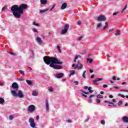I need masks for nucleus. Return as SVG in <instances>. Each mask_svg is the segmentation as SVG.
<instances>
[{
  "instance_id": "28",
  "label": "nucleus",
  "mask_w": 128,
  "mask_h": 128,
  "mask_svg": "<svg viewBox=\"0 0 128 128\" xmlns=\"http://www.w3.org/2000/svg\"><path fill=\"white\" fill-rule=\"evenodd\" d=\"M48 90L49 92H54V88H52V87H49Z\"/></svg>"
},
{
  "instance_id": "50",
  "label": "nucleus",
  "mask_w": 128,
  "mask_h": 128,
  "mask_svg": "<svg viewBox=\"0 0 128 128\" xmlns=\"http://www.w3.org/2000/svg\"><path fill=\"white\" fill-rule=\"evenodd\" d=\"M113 88H116V89L120 88H118V86H114Z\"/></svg>"
},
{
  "instance_id": "22",
  "label": "nucleus",
  "mask_w": 128,
  "mask_h": 128,
  "mask_svg": "<svg viewBox=\"0 0 128 128\" xmlns=\"http://www.w3.org/2000/svg\"><path fill=\"white\" fill-rule=\"evenodd\" d=\"M48 8L45 9L44 10H40V14H44V13L46 12H48Z\"/></svg>"
},
{
  "instance_id": "17",
  "label": "nucleus",
  "mask_w": 128,
  "mask_h": 128,
  "mask_svg": "<svg viewBox=\"0 0 128 128\" xmlns=\"http://www.w3.org/2000/svg\"><path fill=\"white\" fill-rule=\"evenodd\" d=\"M11 92L14 96H18V94L15 90H12Z\"/></svg>"
},
{
  "instance_id": "27",
  "label": "nucleus",
  "mask_w": 128,
  "mask_h": 128,
  "mask_svg": "<svg viewBox=\"0 0 128 128\" xmlns=\"http://www.w3.org/2000/svg\"><path fill=\"white\" fill-rule=\"evenodd\" d=\"M87 61L89 62L90 64H92V59H90V58H87Z\"/></svg>"
},
{
  "instance_id": "12",
  "label": "nucleus",
  "mask_w": 128,
  "mask_h": 128,
  "mask_svg": "<svg viewBox=\"0 0 128 128\" xmlns=\"http://www.w3.org/2000/svg\"><path fill=\"white\" fill-rule=\"evenodd\" d=\"M12 88L14 89L18 88V84H16V82H14L12 84Z\"/></svg>"
},
{
  "instance_id": "13",
  "label": "nucleus",
  "mask_w": 128,
  "mask_h": 128,
  "mask_svg": "<svg viewBox=\"0 0 128 128\" xmlns=\"http://www.w3.org/2000/svg\"><path fill=\"white\" fill-rule=\"evenodd\" d=\"M40 2L41 4L46 5L48 4V0H40Z\"/></svg>"
},
{
  "instance_id": "9",
  "label": "nucleus",
  "mask_w": 128,
  "mask_h": 128,
  "mask_svg": "<svg viewBox=\"0 0 128 128\" xmlns=\"http://www.w3.org/2000/svg\"><path fill=\"white\" fill-rule=\"evenodd\" d=\"M64 76V74L63 73H60L56 74V78H62Z\"/></svg>"
},
{
  "instance_id": "23",
  "label": "nucleus",
  "mask_w": 128,
  "mask_h": 128,
  "mask_svg": "<svg viewBox=\"0 0 128 128\" xmlns=\"http://www.w3.org/2000/svg\"><path fill=\"white\" fill-rule=\"evenodd\" d=\"M108 22H105V26H104L103 28L104 30L106 28H108Z\"/></svg>"
},
{
  "instance_id": "37",
  "label": "nucleus",
  "mask_w": 128,
  "mask_h": 128,
  "mask_svg": "<svg viewBox=\"0 0 128 128\" xmlns=\"http://www.w3.org/2000/svg\"><path fill=\"white\" fill-rule=\"evenodd\" d=\"M101 124H102L104 125V124H106V122L104 120H102Z\"/></svg>"
},
{
  "instance_id": "20",
  "label": "nucleus",
  "mask_w": 128,
  "mask_h": 128,
  "mask_svg": "<svg viewBox=\"0 0 128 128\" xmlns=\"http://www.w3.org/2000/svg\"><path fill=\"white\" fill-rule=\"evenodd\" d=\"M26 82L29 86H32V82L30 80H26Z\"/></svg>"
},
{
  "instance_id": "47",
  "label": "nucleus",
  "mask_w": 128,
  "mask_h": 128,
  "mask_svg": "<svg viewBox=\"0 0 128 128\" xmlns=\"http://www.w3.org/2000/svg\"><path fill=\"white\" fill-rule=\"evenodd\" d=\"M84 94H90V92H86V91L83 92Z\"/></svg>"
},
{
  "instance_id": "25",
  "label": "nucleus",
  "mask_w": 128,
  "mask_h": 128,
  "mask_svg": "<svg viewBox=\"0 0 128 128\" xmlns=\"http://www.w3.org/2000/svg\"><path fill=\"white\" fill-rule=\"evenodd\" d=\"M86 71H84L83 72V74L82 75V76H83V78H86Z\"/></svg>"
},
{
  "instance_id": "57",
  "label": "nucleus",
  "mask_w": 128,
  "mask_h": 128,
  "mask_svg": "<svg viewBox=\"0 0 128 128\" xmlns=\"http://www.w3.org/2000/svg\"><path fill=\"white\" fill-rule=\"evenodd\" d=\"M88 102H92V98H90V99L88 100Z\"/></svg>"
},
{
  "instance_id": "21",
  "label": "nucleus",
  "mask_w": 128,
  "mask_h": 128,
  "mask_svg": "<svg viewBox=\"0 0 128 128\" xmlns=\"http://www.w3.org/2000/svg\"><path fill=\"white\" fill-rule=\"evenodd\" d=\"M4 104V99L2 98H0V104Z\"/></svg>"
},
{
  "instance_id": "31",
  "label": "nucleus",
  "mask_w": 128,
  "mask_h": 128,
  "mask_svg": "<svg viewBox=\"0 0 128 128\" xmlns=\"http://www.w3.org/2000/svg\"><path fill=\"white\" fill-rule=\"evenodd\" d=\"M33 24L36 26H40V24H38V23H36V22H33Z\"/></svg>"
},
{
  "instance_id": "7",
  "label": "nucleus",
  "mask_w": 128,
  "mask_h": 128,
  "mask_svg": "<svg viewBox=\"0 0 128 128\" xmlns=\"http://www.w3.org/2000/svg\"><path fill=\"white\" fill-rule=\"evenodd\" d=\"M97 20L98 22H104L106 20V18L102 15H100L98 17Z\"/></svg>"
},
{
  "instance_id": "45",
  "label": "nucleus",
  "mask_w": 128,
  "mask_h": 128,
  "mask_svg": "<svg viewBox=\"0 0 128 128\" xmlns=\"http://www.w3.org/2000/svg\"><path fill=\"white\" fill-rule=\"evenodd\" d=\"M10 54H12V56H16V54L12 52H8Z\"/></svg>"
},
{
  "instance_id": "62",
  "label": "nucleus",
  "mask_w": 128,
  "mask_h": 128,
  "mask_svg": "<svg viewBox=\"0 0 128 128\" xmlns=\"http://www.w3.org/2000/svg\"><path fill=\"white\" fill-rule=\"evenodd\" d=\"M39 118H40V116H36V120H38Z\"/></svg>"
},
{
  "instance_id": "44",
  "label": "nucleus",
  "mask_w": 128,
  "mask_h": 128,
  "mask_svg": "<svg viewBox=\"0 0 128 128\" xmlns=\"http://www.w3.org/2000/svg\"><path fill=\"white\" fill-rule=\"evenodd\" d=\"M97 104H100V100L96 99Z\"/></svg>"
},
{
  "instance_id": "8",
  "label": "nucleus",
  "mask_w": 128,
  "mask_h": 128,
  "mask_svg": "<svg viewBox=\"0 0 128 128\" xmlns=\"http://www.w3.org/2000/svg\"><path fill=\"white\" fill-rule=\"evenodd\" d=\"M17 94L18 98H24V94H22V90H18V94Z\"/></svg>"
},
{
  "instance_id": "60",
  "label": "nucleus",
  "mask_w": 128,
  "mask_h": 128,
  "mask_svg": "<svg viewBox=\"0 0 128 128\" xmlns=\"http://www.w3.org/2000/svg\"><path fill=\"white\" fill-rule=\"evenodd\" d=\"M90 120V118H88L86 120H84L85 122H88V120Z\"/></svg>"
},
{
  "instance_id": "4",
  "label": "nucleus",
  "mask_w": 128,
  "mask_h": 128,
  "mask_svg": "<svg viewBox=\"0 0 128 128\" xmlns=\"http://www.w3.org/2000/svg\"><path fill=\"white\" fill-rule=\"evenodd\" d=\"M27 110L28 112L32 114V112H34L36 110V106H34V104H31L29 106L27 109Z\"/></svg>"
},
{
  "instance_id": "10",
  "label": "nucleus",
  "mask_w": 128,
  "mask_h": 128,
  "mask_svg": "<svg viewBox=\"0 0 128 128\" xmlns=\"http://www.w3.org/2000/svg\"><path fill=\"white\" fill-rule=\"evenodd\" d=\"M36 40L37 42H38V44H42V38L40 37H37Z\"/></svg>"
},
{
  "instance_id": "38",
  "label": "nucleus",
  "mask_w": 128,
  "mask_h": 128,
  "mask_svg": "<svg viewBox=\"0 0 128 128\" xmlns=\"http://www.w3.org/2000/svg\"><path fill=\"white\" fill-rule=\"evenodd\" d=\"M108 104H112V105H113V106H116V104H114V102H108Z\"/></svg>"
},
{
  "instance_id": "42",
  "label": "nucleus",
  "mask_w": 128,
  "mask_h": 128,
  "mask_svg": "<svg viewBox=\"0 0 128 128\" xmlns=\"http://www.w3.org/2000/svg\"><path fill=\"white\" fill-rule=\"evenodd\" d=\"M80 94H82V96H84V98H88V96L84 94V93H81Z\"/></svg>"
},
{
  "instance_id": "40",
  "label": "nucleus",
  "mask_w": 128,
  "mask_h": 128,
  "mask_svg": "<svg viewBox=\"0 0 128 128\" xmlns=\"http://www.w3.org/2000/svg\"><path fill=\"white\" fill-rule=\"evenodd\" d=\"M102 24H100V23L98 24L97 25V28H100L102 27Z\"/></svg>"
},
{
  "instance_id": "52",
  "label": "nucleus",
  "mask_w": 128,
  "mask_h": 128,
  "mask_svg": "<svg viewBox=\"0 0 128 128\" xmlns=\"http://www.w3.org/2000/svg\"><path fill=\"white\" fill-rule=\"evenodd\" d=\"M33 32H38V30H36V28H34Z\"/></svg>"
},
{
  "instance_id": "16",
  "label": "nucleus",
  "mask_w": 128,
  "mask_h": 128,
  "mask_svg": "<svg viewBox=\"0 0 128 128\" xmlns=\"http://www.w3.org/2000/svg\"><path fill=\"white\" fill-rule=\"evenodd\" d=\"M32 96H38V93L36 91L34 90L32 92Z\"/></svg>"
},
{
  "instance_id": "41",
  "label": "nucleus",
  "mask_w": 128,
  "mask_h": 128,
  "mask_svg": "<svg viewBox=\"0 0 128 128\" xmlns=\"http://www.w3.org/2000/svg\"><path fill=\"white\" fill-rule=\"evenodd\" d=\"M82 40V36H81L80 37H79L78 38V40Z\"/></svg>"
},
{
  "instance_id": "35",
  "label": "nucleus",
  "mask_w": 128,
  "mask_h": 128,
  "mask_svg": "<svg viewBox=\"0 0 128 128\" xmlns=\"http://www.w3.org/2000/svg\"><path fill=\"white\" fill-rule=\"evenodd\" d=\"M126 8H128V6L126 5L125 6L124 8H123V10L122 11V13L124 12L126 10Z\"/></svg>"
},
{
  "instance_id": "18",
  "label": "nucleus",
  "mask_w": 128,
  "mask_h": 128,
  "mask_svg": "<svg viewBox=\"0 0 128 128\" xmlns=\"http://www.w3.org/2000/svg\"><path fill=\"white\" fill-rule=\"evenodd\" d=\"M122 120L124 122H128V118L127 116L123 117Z\"/></svg>"
},
{
  "instance_id": "34",
  "label": "nucleus",
  "mask_w": 128,
  "mask_h": 128,
  "mask_svg": "<svg viewBox=\"0 0 128 128\" xmlns=\"http://www.w3.org/2000/svg\"><path fill=\"white\" fill-rule=\"evenodd\" d=\"M19 72L22 75V76H24V71L22 70H19Z\"/></svg>"
},
{
  "instance_id": "46",
  "label": "nucleus",
  "mask_w": 128,
  "mask_h": 128,
  "mask_svg": "<svg viewBox=\"0 0 128 128\" xmlns=\"http://www.w3.org/2000/svg\"><path fill=\"white\" fill-rule=\"evenodd\" d=\"M113 80H116V76H114L112 78Z\"/></svg>"
},
{
  "instance_id": "49",
  "label": "nucleus",
  "mask_w": 128,
  "mask_h": 128,
  "mask_svg": "<svg viewBox=\"0 0 128 128\" xmlns=\"http://www.w3.org/2000/svg\"><path fill=\"white\" fill-rule=\"evenodd\" d=\"M80 24H82V22L80 21H78V26H80Z\"/></svg>"
},
{
  "instance_id": "5",
  "label": "nucleus",
  "mask_w": 128,
  "mask_h": 128,
  "mask_svg": "<svg viewBox=\"0 0 128 128\" xmlns=\"http://www.w3.org/2000/svg\"><path fill=\"white\" fill-rule=\"evenodd\" d=\"M70 28V25L68 24H66L64 26V29L62 30L60 34H66L68 32V28Z\"/></svg>"
},
{
  "instance_id": "11",
  "label": "nucleus",
  "mask_w": 128,
  "mask_h": 128,
  "mask_svg": "<svg viewBox=\"0 0 128 128\" xmlns=\"http://www.w3.org/2000/svg\"><path fill=\"white\" fill-rule=\"evenodd\" d=\"M67 6H68V4L64 2L61 6V10H66Z\"/></svg>"
},
{
  "instance_id": "15",
  "label": "nucleus",
  "mask_w": 128,
  "mask_h": 128,
  "mask_svg": "<svg viewBox=\"0 0 128 128\" xmlns=\"http://www.w3.org/2000/svg\"><path fill=\"white\" fill-rule=\"evenodd\" d=\"M46 110L47 112H48V108L50 106V104H48V100L46 101Z\"/></svg>"
},
{
  "instance_id": "30",
  "label": "nucleus",
  "mask_w": 128,
  "mask_h": 128,
  "mask_svg": "<svg viewBox=\"0 0 128 128\" xmlns=\"http://www.w3.org/2000/svg\"><path fill=\"white\" fill-rule=\"evenodd\" d=\"M9 120H14V116L12 115H10L9 116Z\"/></svg>"
},
{
  "instance_id": "48",
  "label": "nucleus",
  "mask_w": 128,
  "mask_h": 128,
  "mask_svg": "<svg viewBox=\"0 0 128 128\" xmlns=\"http://www.w3.org/2000/svg\"><path fill=\"white\" fill-rule=\"evenodd\" d=\"M74 83L75 84L76 86H78V82L75 81Z\"/></svg>"
},
{
  "instance_id": "33",
  "label": "nucleus",
  "mask_w": 128,
  "mask_h": 128,
  "mask_svg": "<svg viewBox=\"0 0 128 128\" xmlns=\"http://www.w3.org/2000/svg\"><path fill=\"white\" fill-rule=\"evenodd\" d=\"M97 98H104V96L99 94L97 96Z\"/></svg>"
},
{
  "instance_id": "61",
  "label": "nucleus",
  "mask_w": 128,
  "mask_h": 128,
  "mask_svg": "<svg viewBox=\"0 0 128 128\" xmlns=\"http://www.w3.org/2000/svg\"><path fill=\"white\" fill-rule=\"evenodd\" d=\"M90 74H92V72H94V70H92V69H90Z\"/></svg>"
},
{
  "instance_id": "1",
  "label": "nucleus",
  "mask_w": 128,
  "mask_h": 128,
  "mask_svg": "<svg viewBox=\"0 0 128 128\" xmlns=\"http://www.w3.org/2000/svg\"><path fill=\"white\" fill-rule=\"evenodd\" d=\"M44 61L46 64H50V68H53L54 70H62V68L61 66L56 65L62 64V62L56 58L45 56L44 58Z\"/></svg>"
},
{
  "instance_id": "58",
  "label": "nucleus",
  "mask_w": 128,
  "mask_h": 128,
  "mask_svg": "<svg viewBox=\"0 0 128 128\" xmlns=\"http://www.w3.org/2000/svg\"><path fill=\"white\" fill-rule=\"evenodd\" d=\"M94 96V94H92L89 96V98H92Z\"/></svg>"
},
{
  "instance_id": "19",
  "label": "nucleus",
  "mask_w": 128,
  "mask_h": 128,
  "mask_svg": "<svg viewBox=\"0 0 128 128\" xmlns=\"http://www.w3.org/2000/svg\"><path fill=\"white\" fill-rule=\"evenodd\" d=\"M81 58L80 55H76V57H75L74 60V62H76V60H78V58Z\"/></svg>"
},
{
  "instance_id": "24",
  "label": "nucleus",
  "mask_w": 128,
  "mask_h": 128,
  "mask_svg": "<svg viewBox=\"0 0 128 128\" xmlns=\"http://www.w3.org/2000/svg\"><path fill=\"white\" fill-rule=\"evenodd\" d=\"M120 30H117L115 33V36H120Z\"/></svg>"
},
{
  "instance_id": "54",
  "label": "nucleus",
  "mask_w": 128,
  "mask_h": 128,
  "mask_svg": "<svg viewBox=\"0 0 128 128\" xmlns=\"http://www.w3.org/2000/svg\"><path fill=\"white\" fill-rule=\"evenodd\" d=\"M121 92H128V90H120Z\"/></svg>"
},
{
  "instance_id": "51",
  "label": "nucleus",
  "mask_w": 128,
  "mask_h": 128,
  "mask_svg": "<svg viewBox=\"0 0 128 128\" xmlns=\"http://www.w3.org/2000/svg\"><path fill=\"white\" fill-rule=\"evenodd\" d=\"M6 6H4L2 8V12L4 10H6Z\"/></svg>"
},
{
  "instance_id": "14",
  "label": "nucleus",
  "mask_w": 128,
  "mask_h": 128,
  "mask_svg": "<svg viewBox=\"0 0 128 128\" xmlns=\"http://www.w3.org/2000/svg\"><path fill=\"white\" fill-rule=\"evenodd\" d=\"M74 74H76V71L74 70H71L69 74L70 78L72 76H74Z\"/></svg>"
},
{
  "instance_id": "64",
  "label": "nucleus",
  "mask_w": 128,
  "mask_h": 128,
  "mask_svg": "<svg viewBox=\"0 0 128 128\" xmlns=\"http://www.w3.org/2000/svg\"><path fill=\"white\" fill-rule=\"evenodd\" d=\"M112 102H116V99H112Z\"/></svg>"
},
{
  "instance_id": "36",
  "label": "nucleus",
  "mask_w": 128,
  "mask_h": 128,
  "mask_svg": "<svg viewBox=\"0 0 128 128\" xmlns=\"http://www.w3.org/2000/svg\"><path fill=\"white\" fill-rule=\"evenodd\" d=\"M57 48H58L59 52L62 53V50H60V46H58Z\"/></svg>"
},
{
  "instance_id": "39",
  "label": "nucleus",
  "mask_w": 128,
  "mask_h": 128,
  "mask_svg": "<svg viewBox=\"0 0 128 128\" xmlns=\"http://www.w3.org/2000/svg\"><path fill=\"white\" fill-rule=\"evenodd\" d=\"M119 96H121V98H126V96L124 95H122V94H118Z\"/></svg>"
},
{
  "instance_id": "55",
  "label": "nucleus",
  "mask_w": 128,
  "mask_h": 128,
  "mask_svg": "<svg viewBox=\"0 0 128 128\" xmlns=\"http://www.w3.org/2000/svg\"><path fill=\"white\" fill-rule=\"evenodd\" d=\"M118 14V12H114V13L113 14V16H116V14Z\"/></svg>"
},
{
  "instance_id": "56",
  "label": "nucleus",
  "mask_w": 128,
  "mask_h": 128,
  "mask_svg": "<svg viewBox=\"0 0 128 128\" xmlns=\"http://www.w3.org/2000/svg\"><path fill=\"white\" fill-rule=\"evenodd\" d=\"M103 88H108V85H106V84H104V85H103Z\"/></svg>"
},
{
  "instance_id": "6",
  "label": "nucleus",
  "mask_w": 128,
  "mask_h": 128,
  "mask_svg": "<svg viewBox=\"0 0 128 128\" xmlns=\"http://www.w3.org/2000/svg\"><path fill=\"white\" fill-rule=\"evenodd\" d=\"M84 68V64H80V61H78L77 64H76L74 67V70H82V68Z\"/></svg>"
},
{
  "instance_id": "43",
  "label": "nucleus",
  "mask_w": 128,
  "mask_h": 128,
  "mask_svg": "<svg viewBox=\"0 0 128 128\" xmlns=\"http://www.w3.org/2000/svg\"><path fill=\"white\" fill-rule=\"evenodd\" d=\"M93 82L94 84H96V86H98V83L97 82L95 81V80L93 81Z\"/></svg>"
},
{
  "instance_id": "3",
  "label": "nucleus",
  "mask_w": 128,
  "mask_h": 128,
  "mask_svg": "<svg viewBox=\"0 0 128 128\" xmlns=\"http://www.w3.org/2000/svg\"><path fill=\"white\" fill-rule=\"evenodd\" d=\"M28 122L30 123V126L32 128H36V124L34 122V119L32 118H30L28 120Z\"/></svg>"
},
{
  "instance_id": "2",
  "label": "nucleus",
  "mask_w": 128,
  "mask_h": 128,
  "mask_svg": "<svg viewBox=\"0 0 128 128\" xmlns=\"http://www.w3.org/2000/svg\"><path fill=\"white\" fill-rule=\"evenodd\" d=\"M28 8V4H22L20 6L14 5L11 8L12 12H13V14L16 18H20V16L24 14V10Z\"/></svg>"
},
{
  "instance_id": "53",
  "label": "nucleus",
  "mask_w": 128,
  "mask_h": 128,
  "mask_svg": "<svg viewBox=\"0 0 128 128\" xmlns=\"http://www.w3.org/2000/svg\"><path fill=\"white\" fill-rule=\"evenodd\" d=\"M84 90H88V86H84Z\"/></svg>"
},
{
  "instance_id": "59",
  "label": "nucleus",
  "mask_w": 128,
  "mask_h": 128,
  "mask_svg": "<svg viewBox=\"0 0 128 128\" xmlns=\"http://www.w3.org/2000/svg\"><path fill=\"white\" fill-rule=\"evenodd\" d=\"M109 98H114V96L112 95H110Z\"/></svg>"
},
{
  "instance_id": "32",
  "label": "nucleus",
  "mask_w": 128,
  "mask_h": 128,
  "mask_svg": "<svg viewBox=\"0 0 128 128\" xmlns=\"http://www.w3.org/2000/svg\"><path fill=\"white\" fill-rule=\"evenodd\" d=\"M100 80H102V78H97L95 80V81L96 82H100Z\"/></svg>"
},
{
  "instance_id": "29",
  "label": "nucleus",
  "mask_w": 128,
  "mask_h": 128,
  "mask_svg": "<svg viewBox=\"0 0 128 128\" xmlns=\"http://www.w3.org/2000/svg\"><path fill=\"white\" fill-rule=\"evenodd\" d=\"M122 100H120L118 102V106H122Z\"/></svg>"
},
{
  "instance_id": "26",
  "label": "nucleus",
  "mask_w": 128,
  "mask_h": 128,
  "mask_svg": "<svg viewBox=\"0 0 128 128\" xmlns=\"http://www.w3.org/2000/svg\"><path fill=\"white\" fill-rule=\"evenodd\" d=\"M92 90V87H88V90H89V92H90V94H92V92H94V90Z\"/></svg>"
},
{
  "instance_id": "63",
  "label": "nucleus",
  "mask_w": 128,
  "mask_h": 128,
  "mask_svg": "<svg viewBox=\"0 0 128 128\" xmlns=\"http://www.w3.org/2000/svg\"><path fill=\"white\" fill-rule=\"evenodd\" d=\"M94 78V74L92 75L91 76H90V78Z\"/></svg>"
}]
</instances>
